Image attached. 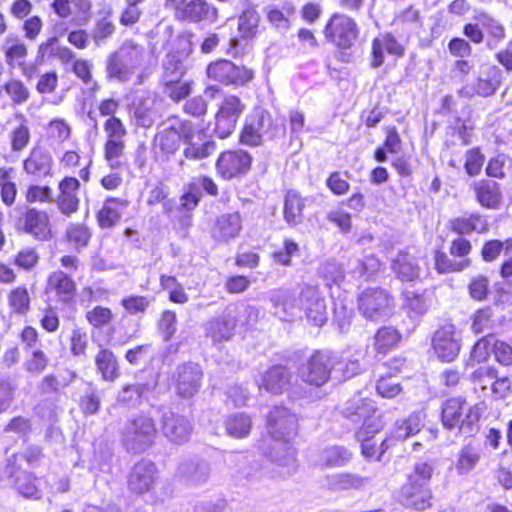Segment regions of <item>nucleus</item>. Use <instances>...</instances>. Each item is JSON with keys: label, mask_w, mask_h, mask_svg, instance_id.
<instances>
[{"label": "nucleus", "mask_w": 512, "mask_h": 512, "mask_svg": "<svg viewBox=\"0 0 512 512\" xmlns=\"http://www.w3.org/2000/svg\"><path fill=\"white\" fill-rule=\"evenodd\" d=\"M298 419L285 407L273 408L267 419V428L274 441L269 458L278 468L281 477H289L297 471L296 451L290 441L297 434Z\"/></svg>", "instance_id": "obj_1"}, {"label": "nucleus", "mask_w": 512, "mask_h": 512, "mask_svg": "<svg viewBox=\"0 0 512 512\" xmlns=\"http://www.w3.org/2000/svg\"><path fill=\"white\" fill-rule=\"evenodd\" d=\"M346 425L356 431V438H363L366 433H378L384 428V421L378 414L372 400L355 396L346 401L340 409Z\"/></svg>", "instance_id": "obj_2"}, {"label": "nucleus", "mask_w": 512, "mask_h": 512, "mask_svg": "<svg viewBox=\"0 0 512 512\" xmlns=\"http://www.w3.org/2000/svg\"><path fill=\"white\" fill-rule=\"evenodd\" d=\"M145 50L132 41L124 42L106 61V73L109 80L125 83L131 79L142 64Z\"/></svg>", "instance_id": "obj_3"}, {"label": "nucleus", "mask_w": 512, "mask_h": 512, "mask_svg": "<svg viewBox=\"0 0 512 512\" xmlns=\"http://www.w3.org/2000/svg\"><path fill=\"white\" fill-rule=\"evenodd\" d=\"M441 419L446 429L457 428L464 436H472L479 429L480 408L461 398H450L442 405Z\"/></svg>", "instance_id": "obj_4"}, {"label": "nucleus", "mask_w": 512, "mask_h": 512, "mask_svg": "<svg viewBox=\"0 0 512 512\" xmlns=\"http://www.w3.org/2000/svg\"><path fill=\"white\" fill-rule=\"evenodd\" d=\"M157 429L153 418L147 415H137L121 428V441L127 451L142 453L155 441Z\"/></svg>", "instance_id": "obj_5"}, {"label": "nucleus", "mask_w": 512, "mask_h": 512, "mask_svg": "<svg viewBox=\"0 0 512 512\" xmlns=\"http://www.w3.org/2000/svg\"><path fill=\"white\" fill-rule=\"evenodd\" d=\"M242 312L246 313L249 317H256L258 314V310L254 306L244 304L228 305L219 316L210 319L205 324L206 337L210 338L214 344L229 341L234 335L237 317Z\"/></svg>", "instance_id": "obj_6"}, {"label": "nucleus", "mask_w": 512, "mask_h": 512, "mask_svg": "<svg viewBox=\"0 0 512 512\" xmlns=\"http://www.w3.org/2000/svg\"><path fill=\"white\" fill-rule=\"evenodd\" d=\"M282 131L268 111L256 109L247 117L240 141L244 145L254 147L265 140L276 138Z\"/></svg>", "instance_id": "obj_7"}, {"label": "nucleus", "mask_w": 512, "mask_h": 512, "mask_svg": "<svg viewBox=\"0 0 512 512\" xmlns=\"http://www.w3.org/2000/svg\"><path fill=\"white\" fill-rule=\"evenodd\" d=\"M209 80L224 86L242 87L254 78V71L243 64L227 59H218L206 67Z\"/></svg>", "instance_id": "obj_8"}, {"label": "nucleus", "mask_w": 512, "mask_h": 512, "mask_svg": "<svg viewBox=\"0 0 512 512\" xmlns=\"http://www.w3.org/2000/svg\"><path fill=\"white\" fill-rule=\"evenodd\" d=\"M360 313L371 321L388 318L393 311V298L382 288H367L358 297Z\"/></svg>", "instance_id": "obj_9"}, {"label": "nucleus", "mask_w": 512, "mask_h": 512, "mask_svg": "<svg viewBox=\"0 0 512 512\" xmlns=\"http://www.w3.org/2000/svg\"><path fill=\"white\" fill-rule=\"evenodd\" d=\"M333 359H335L333 351H315L307 362L300 366V379L316 387L324 385L330 379L332 372H334Z\"/></svg>", "instance_id": "obj_10"}, {"label": "nucleus", "mask_w": 512, "mask_h": 512, "mask_svg": "<svg viewBox=\"0 0 512 512\" xmlns=\"http://www.w3.org/2000/svg\"><path fill=\"white\" fill-rule=\"evenodd\" d=\"M182 138L185 144L183 155L188 160L206 159L217 150L216 142L203 129H195L191 121L183 126Z\"/></svg>", "instance_id": "obj_11"}, {"label": "nucleus", "mask_w": 512, "mask_h": 512, "mask_svg": "<svg viewBox=\"0 0 512 512\" xmlns=\"http://www.w3.org/2000/svg\"><path fill=\"white\" fill-rule=\"evenodd\" d=\"M300 311L307 322L315 327H322L328 320L327 303L318 287L304 284L299 293Z\"/></svg>", "instance_id": "obj_12"}, {"label": "nucleus", "mask_w": 512, "mask_h": 512, "mask_svg": "<svg viewBox=\"0 0 512 512\" xmlns=\"http://www.w3.org/2000/svg\"><path fill=\"white\" fill-rule=\"evenodd\" d=\"M166 128L158 131L152 141L156 161L167 162L180 148L183 142L182 128L188 120L174 119Z\"/></svg>", "instance_id": "obj_13"}, {"label": "nucleus", "mask_w": 512, "mask_h": 512, "mask_svg": "<svg viewBox=\"0 0 512 512\" xmlns=\"http://www.w3.org/2000/svg\"><path fill=\"white\" fill-rule=\"evenodd\" d=\"M326 39L340 49H350L359 35L357 23L345 14H334L325 26Z\"/></svg>", "instance_id": "obj_14"}, {"label": "nucleus", "mask_w": 512, "mask_h": 512, "mask_svg": "<svg viewBox=\"0 0 512 512\" xmlns=\"http://www.w3.org/2000/svg\"><path fill=\"white\" fill-rule=\"evenodd\" d=\"M16 229L39 241H46L51 237L48 213L34 207H24L22 215L16 221Z\"/></svg>", "instance_id": "obj_15"}, {"label": "nucleus", "mask_w": 512, "mask_h": 512, "mask_svg": "<svg viewBox=\"0 0 512 512\" xmlns=\"http://www.w3.org/2000/svg\"><path fill=\"white\" fill-rule=\"evenodd\" d=\"M252 157L244 150L222 152L215 164L216 171L223 179L229 180L245 175L251 168Z\"/></svg>", "instance_id": "obj_16"}, {"label": "nucleus", "mask_w": 512, "mask_h": 512, "mask_svg": "<svg viewBox=\"0 0 512 512\" xmlns=\"http://www.w3.org/2000/svg\"><path fill=\"white\" fill-rule=\"evenodd\" d=\"M157 479L156 465L150 460L142 459L133 465L128 474V489L137 495L149 493L154 488Z\"/></svg>", "instance_id": "obj_17"}, {"label": "nucleus", "mask_w": 512, "mask_h": 512, "mask_svg": "<svg viewBox=\"0 0 512 512\" xmlns=\"http://www.w3.org/2000/svg\"><path fill=\"white\" fill-rule=\"evenodd\" d=\"M203 371L193 362L184 363L176 368L174 379L177 394L182 398L195 396L202 384Z\"/></svg>", "instance_id": "obj_18"}, {"label": "nucleus", "mask_w": 512, "mask_h": 512, "mask_svg": "<svg viewBox=\"0 0 512 512\" xmlns=\"http://www.w3.org/2000/svg\"><path fill=\"white\" fill-rule=\"evenodd\" d=\"M161 427L164 436L176 444L188 441L193 430L187 417L166 408L161 411Z\"/></svg>", "instance_id": "obj_19"}, {"label": "nucleus", "mask_w": 512, "mask_h": 512, "mask_svg": "<svg viewBox=\"0 0 512 512\" xmlns=\"http://www.w3.org/2000/svg\"><path fill=\"white\" fill-rule=\"evenodd\" d=\"M424 414L422 412H413L405 419L397 420L390 431L388 437L381 442L382 451H385L394 444L395 441H404L419 433L424 427Z\"/></svg>", "instance_id": "obj_20"}, {"label": "nucleus", "mask_w": 512, "mask_h": 512, "mask_svg": "<svg viewBox=\"0 0 512 512\" xmlns=\"http://www.w3.org/2000/svg\"><path fill=\"white\" fill-rule=\"evenodd\" d=\"M501 82V70L496 66H490L477 78L474 85L462 87L459 90V95L465 98H472L475 95L489 97L499 89Z\"/></svg>", "instance_id": "obj_21"}, {"label": "nucleus", "mask_w": 512, "mask_h": 512, "mask_svg": "<svg viewBox=\"0 0 512 512\" xmlns=\"http://www.w3.org/2000/svg\"><path fill=\"white\" fill-rule=\"evenodd\" d=\"M45 292L49 297L52 296L57 302L69 305L74 302L76 284L68 274L57 270L49 274Z\"/></svg>", "instance_id": "obj_22"}, {"label": "nucleus", "mask_w": 512, "mask_h": 512, "mask_svg": "<svg viewBox=\"0 0 512 512\" xmlns=\"http://www.w3.org/2000/svg\"><path fill=\"white\" fill-rule=\"evenodd\" d=\"M273 313L279 319L288 321L294 318L300 311L299 296L287 288L274 289L268 294Z\"/></svg>", "instance_id": "obj_23"}, {"label": "nucleus", "mask_w": 512, "mask_h": 512, "mask_svg": "<svg viewBox=\"0 0 512 512\" xmlns=\"http://www.w3.org/2000/svg\"><path fill=\"white\" fill-rule=\"evenodd\" d=\"M432 346L441 361L452 362L460 352L454 326L446 325L438 329L433 336Z\"/></svg>", "instance_id": "obj_24"}, {"label": "nucleus", "mask_w": 512, "mask_h": 512, "mask_svg": "<svg viewBox=\"0 0 512 512\" xmlns=\"http://www.w3.org/2000/svg\"><path fill=\"white\" fill-rule=\"evenodd\" d=\"M432 492L429 485L406 481L400 491L399 502L418 511L426 510L431 506Z\"/></svg>", "instance_id": "obj_25"}, {"label": "nucleus", "mask_w": 512, "mask_h": 512, "mask_svg": "<svg viewBox=\"0 0 512 512\" xmlns=\"http://www.w3.org/2000/svg\"><path fill=\"white\" fill-rule=\"evenodd\" d=\"M53 164L54 161L50 151L44 146L36 145L23 161V170L36 179H42L52 176Z\"/></svg>", "instance_id": "obj_26"}, {"label": "nucleus", "mask_w": 512, "mask_h": 512, "mask_svg": "<svg viewBox=\"0 0 512 512\" xmlns=\"http://www.w3.org/2000/svg\"><path fill=\"white\" fill-rule=\"evenodd\" d=\"M242 230V217L238 212L226 213L217 217L211 237L219 243H228L239 236Z\"/></svg>", "instance_id": "obj_27"}, {"label": "nucleus", "mask_w": 512, "mask_h": 512, "mask_svg": "<svg viewBox=\"0 0 512 512\" xmlns=\"http://www.w3.org/2000/svg\"><path fill=\"white\" fill-rule=\"evenodd\" d=\"M384 51L388 54L402 57L405 54L404 46L391 33L380 34L372 41V60L373 68L380 67L385 60Z\"/></svg>", "instance_id": "obj_28"}, {"label": "nucleus", "mask_w": 512, "mask_h": 512, "mask_svg": "<svg viewBox=\"0 0 512 512\" xmlns=\"http://www.w3.org/2000/svg\"><path fill=\"white\" fill-rule=\"evenodd\" d=\"M129 202L122 198L108 197L97 213V222L102 229H111L116 226L128 208Z\"/></svg>", "instance_id": "obj_29"}, {"label": "nucleus", "mask_w": 512, "mask_h": 512, "mask_svg": "<svg viewBox=\"0 0 512 512\" xmlns=\"http://www.w3.org/2000/svg\"><path fill=\"white\" fill-rule=\"evenodd\" d=\"M333 369L335 374L344 379L352 378L361 373L363 367L360 363L362 358L361 351H352L351 349L342 352H334Z\"/></svg>", "instance_id": "obj_30"}, {"label": "nucleus", "mask_w": 512, "mask_h": 512, "mask_svg": "<svg viewBox=\"0 0 512 512\" xmlns=\"http://www.w3.org/2000/svg\"><path fill=\"white\" fill-rule=\"evenodd\" d=\"M291 379L292 373L286 366L274 365L262 375L259 388L274 394L282 393L289 387Z\"/></svg>", "instance_id": "obj_31"}, {"label": "nucleus", "mask_w": 512, "mask_h": 512, "mask_svg": "<svg viewBox=\"0 0 512 512\" xmlns=\"http://www.w3.org/2000/svg\"><path fill=\"white\" fill-rule=\"evenodd\" d=\"M391 268L401 281H414L420 276L418 259L408 250L399 251L392 260Z\"/></svg>", "instance_id": "obj_32"}, {"label": "nucleus", "mask_w": 512, "mask_h": 512, "mask_svg": "<svg viewBox=\"0 0 512 512\" xmlns=\"http://www.w3.org/2000/svg\"><path fill=\"white\" fill-rule=\"evenodd\" d=\"M483 450L478 444L468 443L461 447L454 461L458 475H468L473 471L482 459Z\"/></svg>", "instance_id": "obj_33"}, {"label": "nucleus", "mask_w": 512, "mask_h": 512, "mask_svg": "<svg viewBox=\"0 0 512 512\" xmlns=\"http://www.w3.org/2000/svg\"><path fill=\"white\" fill-rule=\"evenodd\" d=\"M178 18L192 22H215L217 19V9L204 0H191L178 12Z\"/></svg>", "instance_id": "obj_34"}, {"label": "nucleus", "mask_w": 512, "mask_h": 512, "mask_svg": "<svg viewBox=\"0 0 512 512\" xmlns=\"http://www.w3.org/2000/svg\"><path fill=\"white\" fill-rule=\"evenodd\" d=\"M474 190L477 201L488 209H498L502 200L500 185L493 180H480L475 183Z\"/></svg>", "instance_id": "obj_35"}, {"label": "nucleus", "mask_w": 512, "mask_h": 512, "mask_svg": "<svg viewBox=\"0 0 512 512\" xmlns=\"http://www.w3.org/2000/svg\"><path fill=\"white\" fill-rule=\"evenodd\" d=\"M450 228L459 235H468L473 232L483 234L488 230L486 218L478 213L461 216L450 221Z\"/></svg>", "instance_id": "obj_36"}, {"label": "nucleus", "mask_w": 512, "mask_h": 512, "mask_svg": "<svg viewBox=\"0 0 512 512\" xmlns=\"http://www.w3.org/2000/svg\"><path fill=\"white\" fill-rule=\"evenodd\" d=\"M178 471L188 484L200 485L207 481L210 468L206 461L189 460L181 463Z\"/></svg>", "instance_id": "obj_37"}, {"label": "nucleus", "mask_w": 512, "mask_h": 512, "mask_svg": "<svg viewBox=\"0 0 512 512\" xmlns=\"http://www.w3.org/2000/svg\"><path fill=\"white\" fill-rule=\"evenodd\" d=\"M132 114L137 126L151 127L158 116L155 110V100L150 96L138 99L132 106Z\"/></svg>", "instance_id": "obj_38"}, {"label": "nucleus", "mask_w": 512, "mask_h": 512, "mask_svg": "<svg viewBox=\"0 0 512 512\" xmlns=\"http://www.w3.org/2000/svg\"><path fill=\"white\" fill-rule=\"evenodd\" d=\"M304 207L305 199L295 191L287 192L284 199L283 217L290 227H295L302 223Z\"/></svg>", "instance_id": "obj_39"}, {"label": "nucleus", "mask_w": 512, "mask_h": 512, "mask_svg": "<svg viewBox=\"0 0 512 512\" xmlns=\"http://www.w3.org/2000/svg\"><path fill=\"white\" fill-rule=\"evenodd\" d=\"M224 427L228 436L242 439L249 435L252 428V420L249 415L236 412L226 417Z\"/></svg>", "instance_id": "obj_40"}, {"label": "nucleus", "mask_w": 512, "mask_h": 512, "mask_svg": "<svg viewBox=\"0 0 512 512\" xmlns=\"http://www.w3.org/2000/svg\"><path fill=\"white\" fill-rule=\"evenodd\" d=\"M259 14L249 0H244L243 10L238 18V30L244 38L255 36L259 25Z\"/></svg>", "instance_id": "obj_41"}, {"label": "nucleus", "mask_w": 512, "mask_h": 512, "mask_svg": "<svg viewBox=\"0 0 512 512\" xmlns=\"http://www.w3.org/2000/svg\"><path fill=\"white\" fill-rule=\"evenodd\" d=\"M150 391L151 386L148 383L129 384L121 389L117 400L125 406L136 407L142 403Z\"/></svg>", "instance_id": "obj_42"}, {"label": "nucleus", "mask_w": 512, "mask_h": 512, "mask_svg": "<svg viewBox=\"0 0 512 512\" xmlns=\"http://www.w3.org/2000/svg\"><path fill=\"white\" fill-rule=\"evenodd\" d=\"M474 20L479 22L481 27L488 33L490 37L488 45L491 48L505 39L506 30L504 25L488 13H478L474 16Z\"/></svg>", "instance_id": "obj_43"}, {"label": "nucleus", "mask_w": 512, "mask_h": 512, "mask_svg": "<svg viewBox=\"0 0 512 512\" xmlns=\"http://www.w3.org/2000/svg\"><path fill=\"white\" fill-rule=\"evenodd\" d=\"M471 265V259L455 260L450 258L445 252L441 250H436L434 252V266L436 271L440 274L463 272Z\"/></svg>", "instance_id": "obj_44"}, {"label": "nucleus", "mask_w": 512, "mask_h": 512, "mask_svg": "<svg viewBox=\"0 0 512 512\" xmlns=\"http://www.w3.org/2000/svg\"><path fill=\"white\" fill-rule=\"evenodd\" d=\"M11 477H15L14 487L23 497L37 500L41 498V491L35 483L34 476L26 471L9 472Z\"/></svg>", "instance_id": "obj_45"}, {"label": "nucleus", "mask_w": 512, "mask_h": 512, "mask_svg": "<svg viewBox=\"0 0 512 512\" xmlns=\"http://www.w3.org/2000/svg\"><path fill=\"white\" fill-rule=\"evenodd\" d=\"M352 458V453L344 446L334 445L325 447L319 455V462L326 467H341Z\"/></svg>", "instance_id": "obj_46"}, {"label": "nucleus", "mask_w": 512, "mask_h": 512, "mask_svg": "<svg viewBox=\"0 0 512 512\" xmlns=\"http://www.w3.org/2000/svg\"><path fill=\"white\" fill-rule=\"evenodd\" d=\"M95 364L104 380L113 381L119 376L118 362L112 351L101 349L95 357Z\"/></svg>", "instance_id": "obj_47"}, {"label": "nucleus", "mask_w": 512, "mask_h": 512, "mask_svg": "<svg viewBox=\"0 0 512 512\" xmlns=\"http://www.w3.org/2000/svg\"><path fill=\"white\" fill-rule=\"evenodd\" d=\"M14 118L18 122V125L10 134L11 149L14 152H19L28 145L30 141V130L28 121L22 113L15 114Z\"/></svg>", "instance_id": "obj_48"}, {"label": "nucleus", "mask_w": 512, "mask_h": 512, "mask_svg": "<svg viewBox=\"0 0 512 512\" xmlns=\"http://www.w3.org/2000/svg\"><path fill=\"white\" fill-rule=\"evenodd\" d=\"M403 307L412 313L414 316H422L429 308V302L425 293L418 292L411 289H406L402 293Z\"/></svg>", "instance_id": "obj_49"}, {"label": "nucleus", "mask_w": 512, "mask_h": 512, "mask_svg": "<svg viewBox=\"0 0 512 512\" xmlns=\"http://www.w3.org/2000/svg\"><path fill=\"white\" fill-rule=\"evenodd\" d=\"M369 482L368 478H364L357 474L338 473L329 478V488L335 491L348 490L352 488H360Z\"/></svg>", "instance_id": "obj_50"}, {"label": "nucleus", "mask_w": 512, "mask_h": 512, "mask_svg": "<svg viewBox=\"0 0 512 512\" xmlns=\"http://www.w3.org/2000/svg\"><path fill=\"white\" fill-rule=\"evenodd\" d=\"M3 49L8 65H22L27 56V48L25 44L17 37L8 36L4 40Z\"/></svg>", "instance_id": "obj_51"}, {"label": "nucleus", "mask_w": 512, "mask_h": 512, "mask_svg": "<svg viewBox=\"0 0 512 512\" xmlns=\"http://www.w3.org/2000/svg\"><path fill=\"white\" fill-rule=\"evenodd\" d=\"M125 141H106L104 144V157L112 169H120L125 164Z\"/></svg>", "instance_id": "obj_52"}, {"label": "nucleus", "mask_w": 512, "mask_h": 512, "mask_svg": "<svg viewBox=\"0 0 512 512\" xmlns=\"http://www.w3.org/2000/svg\"><path fill=\"white\" fill-rule=\"evenodd\" d=\"M185 74L183 62L173 54H168L163 61V83H172L181 80Z\"/></svg>", "instance_id": "obj_53"}, {"label": "nucleus", "mask_w": 512, "mask_h": 512, "mask_svg": "<svg viewBox=\"0 0 512 512\" xmlns=\"http://www.w3.org/2000/svg\"><path fill=\"white\" fill-rule=\"evenodd\" d=\"M30 296L24 286L12 289L8 295V304L16 314L25 315L30 309Z\"/></svg>", "instance_id": "obj_54"}, {"label": "nucleus", "mask_w": 512, "mask_h": 512, "mask_svg": "<svg viewBox=\"0 0 512 512\" xmlns=\"http://www.w3.org/2000/svg\"><path fill=\"white\" fill-rule=\"evenodd\" d=\"M401 339V335L397 329L393 327H382L375 335V348L378 352L385 353L389 349L395 347Z\"/></svg>", "instance_id": "obj_55"}, {"label": "nucleus", "mask_w": 512, "mask_h": 512, "mask_svg": "<svg viewBox=\"0 0 512 512\" xmlns=\"http://www.w3.org/2000/svg\"><path fill=\"white\" fill-rule=\"evenodd\" d=\"M495 336L488 334L480 338L472 347L470 361L476 363L485 362L493 352Z\"/></svg>", "instance_id": "obj_56"}, {"label": "nucleus", "mask_w": 512, "mask_h": 512, "mask_svg": "<svg viewBox=\"0 0 512 512\" xmlns=\"http://www.w3.org/2000/svg\"><path fill=\"white\" fill-rule=\"evenodd\" d=\"M115 32V25L109 19V17H103L96 21L91 37L97 47H101L110 39Z\"/></svg>", "instance_id": "obj_57"}, {"label": "nucleus", "mask_w": 512, "mask_h": 512, "mask_svg": "<svg viewBox=\"0 0 512 512\" xmlns=\"http://www.w3.org/2000/svg\"><path fill=\"white\" fill-rule=\"evenodd\" d=\"M497 377V369L490 365L479 366L470 376L474 385L479 386L481 390L491 388L494 379Z\"/></svg>", "instance_id": "obj_58"}, {"label": "nucleus", "mask_w": 512, "mask_h": 512, "mask_svg": "<svg viewBox=\"0 0 512 512\" xmlns=\"http://www.w3.org/2000/svg\"><path fill=\"white\" fill-rule=\"evenodd\" d=\"M152 298L148 296L131 295L121 300L123 308L131 315L143 314L152 303Z\"/></svg>", "instance_id": "obj_59"}, {"label": "nucleus", "mask_w": 512, "mask_h": 512, "mask_svg": "<svg viewBox=\"0 0 512 512\" xmlns=\"http://www.w3.org/2000/svg\"><path fill=\"white\" fill-rule=\"evenodd\" d=\"M66 237L69 243L75 247H85L91 237V233L83 224H70L66 229Z\"/></svg>", "instance_id": "obj_60"}, {"label": "nucleus", "mask_w": 512, "mask_h": 512, "mask_svg": "<svg viewBox=\"0 0 512 512\" xmlns=\"http://www.w3.org/2000/svg\"><path fill=\"white\" fill-rule=\"evenodd\" d=\"M25 199L29 204L50 203L53 200V191L49 186L31 184L27 187Z\"/></svg>", "instance_id": "obj_61"}, {"label": "nucleus", "mask_w": 512, "mask_h": 512, "mask_svg": "<svg viewBox=\"0 0 512 512\" xmlns=\"http://www.w3.org/2000/svg\"><path fill=\"white\" fill-rule=\"evenodd\" d=\"M493 312L490 307L477 310L473 315L471 330L475 334H481L492 329Z\"/></svg>", "instance_id": "obj_62"}, {"label": "nucleus", "mask_w": 512, "mask_h": 512, "mask_svg": "<svg viewBox=\"0 0 512 512\" xmlns=\"http://www.w3.org/2000/svg\"><path fill=\"white\" fill-rule=\"evenodd\" d=\"M433 473L434 466L432 463L420 461L415 463L412 472L407 476V481L429 485Z\"/></svg>", "instance_id": "obj_63"}, {"label": "nucleus", "mask_w": 512, "mask_h": 512, "mask_svg": "<svg viewBox=\"0 0 512 512\" xmlns=\"http://www.w3.org/2000/svg\"><path fill=\"white\" fill-rule=\"evenodd\" d=\"M6 94L15 105L25 103L30 96V92L23 82L15 79L6 83Z\"/></svg>", "instance_id": "obj_64"}]
</instances>
